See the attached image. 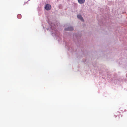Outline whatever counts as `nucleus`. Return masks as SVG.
Returning <instances> with one entry per match:
<instances>
[{
    "mask_svg": "<svg viewBox=\"0 0 127 127\" xmlns=\"http://www.w3.org/2000/svg\"><path fill=\"white\" fill-rule=\"evenodd\" d=\"M21 16L20 15H18L17 17H19V16Z\"/></svg>",
    "mask_w": 127,
    "mask_h": 127,
    "instance_id": "obj_5",
    "label": "nucleus"
},
{
    "mask_svg": "<svg viewBox=\"0 0 127 127\" xmlns=\"http://www.w3.org/2000/svg\"><path fill=\"white\" fill-rule=\"evenodd\" d=\"M51 8V5L49 4H47L45 7V9L47 10H50Z\"/></svg>",
    "mask_w": 127,
    "mask_h": 127,
    "instance_id": "obj_1",
    "label": "nucleus"
},
{
    "mask_svg": "<svg viewBox=\"0 0 127 127\" xmlns=\"http://www.w3.org/2000/svg\"><path fill=\"white\" fill-rule=\"evenodd\" d=\"M78 3L80 4L84 3L85 1V0H78Z\"/></svg>",
    "mask_w": 127,
    "mask_h": 127,
    "instance_id": "obj_3",
    "label": "nucleus"
},
{
    "mask_svg": "<svg viewBox=\"0 0 127 127\" xmlns=\"http://www.w3.org/2000/svg\"><path fill=\"white\" fill-rule=\"evenodd\" d=\"M77 18L79 19L80 20H81L82 21H83L84 20L83 19V18L80 15H77Z\"/></svg>",
    "mask_w": 127,
    "mask_h": 127,
    "instance_id": "obj_4",
    "label": "nucleus"
},
{
    "mask_svg": "<svg viewBox=\"0 0 127 127\" xmlns=\"http://www.w3.org/2000/svg\"><path fill=\"white\" fill-rule=\"evenodd\" d=\"M73 30V28L72 27H70L67 28H65V30L69 31H72Z\"/></svg>",
    "mask_w": 127,
    "mask_h": 127,
    "instance_id": "obj_2",
    "label": "nucleus"
}]
</instances>
